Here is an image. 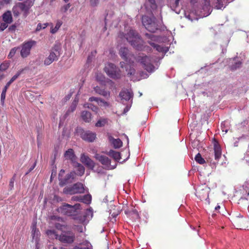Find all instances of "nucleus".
Instances as JSON below:
<instances>
[{
	"label": "nucleus",
	"instance_id": "c9c22d12",
	"mask_svg": "<svg viewBox=\"0 0 249 249\" xmlns=\"http://www.w3.org/2000/svg\"><path fill=\"white\" fill-rule=\"evenodd\" d=\"M242 62L240 61L235 62L234 64L230 66V69L232 71L236 70L237 69L240 68L241 67Z\"/></svg>",
	"mask_w": 249,
	"mask_h": 249
},
{
	"label": "nucleus",
	"instance_id": "680f3d73",
	"mask_svg": "<svg viewBox=\"0 0 249 249\" xmlns=\"http://www.w3.org/2000/svg\"><path fill=\"white\" fill-rule=\"evenodd\" d=\"M36 166V162H35L34 164L30 168V169H29V171L26 173V174H28L29 173H30V172H31L35 167V166Z\"/></svg>",
	"mask_w": 249,
	"mask_h": 249
},
{
	"label": "nucleus",
	"instance_id": "6e6d98bb",
	"mask_svg": "<svg viewBox=\"0 0 249 249\" xmlns=\"http://www.w3.org/2000/svg\"><path fill=\"white\" fill-rule=\"evenodd\" d=\"M158 36L152 35L151 37L148 41H151L152 42H154V41H158Z\"/></svg>",
	"mask_w": 249,
	"mask_h": 249
},
{
	"label": "nucleus",
	"instance_id": "aec40b11",
	"mask_svg": "<svg viewBox=\"0 0 249 249\" xmlns=\"http://www.w3.org/2000/svg\"><path fill=\"white\" fill-rule=\"evenodd\" d=\"M109 140L115 148H119L122 146L123 142L120 139H114L112 136H109Z\"/></svg>",
	"mask_w": 249,
	"mask_h": 249
},
{
	"label": "nucleus",
	"instance_id": "09e8293b",
	"mask_svg": "<svg viewBox=\"0 0 249 249\" xmlns=\"http://www.w3.org/2000/svg\"><path fill=\"white\" fill-rule=\"evenodd\" d=\"M99 0H90V4L92 7L96 6L99 3Z\"/></svg>",
	"mask_w": 249,
	"mask_h": 249
},
{
	"label": "nucleus",
	"instance_id": "39448f33",
	"mask_svg": "<svg viewBox=\"0 0 249 249\" xmlns=\"http://www.w3.org/2000/svg\"><path fill=\"white\" fill-rule=\"evenodd\" d=\"M104 71L107 75L113 79H119L121 77L120 69L112 63H108L106 65Z\"/></svg>",
	"mask_w": 249,
	"mask_h": 249
},
{
	"label": "nucleus",
	"instance_id": "f3484780",
	"mask_svg": "<svg viewBox=\"0 0 249 249\" xmlns=\"http://www.w3.org/2000/svg\"><path fill=\"white\" fill-rule=\"evenodd\" d=\"M119 95L121 98L122 100H124L125 101H128L132 98L133 93L131 91L128 89L124 90L122 91Z\"/></svg>",
	"mask_w": 249,
	"mask_h": 249
},
{
	"label": "nucleus",
	"instance_id": "8fccbe9b",
	"mask_svg": "<svg viewBox=\"0 0 249 249\" xmlns=\"http://www.w3.org/2000/svg\"><path fill=\"white\" fill-rule=\"evenodd\" d=\"M75 229L79 232H83V227L81 225H75Z\"/></svg>",
	"mask_w": 249,
	"mask_h": 249
},
{
	"label": "nucleus",
	"instance_id": "864d4df0",
	"mask_svg": "<svg viewBox=\"0 0 249 249\" xmlns=\"http://www.w3.org/2000/svg\"><path fill=\"white\" fill-rule=\"evenodd\" d=\"M14 181H15V178L14 177H13L10 179V181L9 182V188H10V190H12L14 187Z\"/></svg>",
	"mask_w": 249,
	"mask_h": 249
},
{
	"label": "nucleus",
	"instance_id": "5fc2aeb1",
	"mask_svg": "<svg viewBox=\"0 0 249 249\" xmlns=\"http://www.w3.org/2000/svg\"><path fill=\"white\" fill-rule=\"evenodd\" d=\"M12 0H1L0 1V4L4 5V4H8L10 3Z\"/></svg>",
	"mask_w": 249,
	"mask_h": 249
},
{
	"label": "nucleus",
	"instance_id": "72a5a7b5",
	"mask_svg": "<svg viewBox=\"0 0 249 249\" xmlns=\"http://www.w3.org/2000/svg\"><path fill=\"white\" fill-rule=\"evenodd\" d=\"M12 12L14 15V16L15 17H18L19 16L20 13V10L19 9L17 4H16L15 6H13L12 8Z\"/></svg>",
	"mask_w": 249,
	"mask_h": 249
},
{
	"label": "nucleus",
	"instance_id": "13d9d810",
	"mask_svg": "<svg viewBox=\"0 0 249 249\" xmlns=\"http://www.w3.org/2000/svg\"><path fill=\"white\" fill-rule=\"evenodd\" d=\"M76 104H77V102H76V101H74L73 102L72 105L71 107V111H73L75 109L76 106Z\"/></svg>",
	"mask_w": 249,
	"mask_h": 249
},
{
	"label": "nucleus",
	"instance_id": "7ed1b4c3",
	"mask_svg": "<svg viewBox=\"0 0 249 249\" xmlns=\"http://www.w3.org/2000/svg\"><path fill=\"white\" fill-rule=\"evenodd\" d=\"M136 60L140 62L143 68L149 72H152L155 70V67L152 64L151 58L144 54H140L138 55Z\"/></svg>",
	"mask_w": 249,
	"mask_h": 249
},
{
	"label": "nucleus",
	"instance_id": "37998d69",
	"mask_svg": "<svg viewBox=\"0 0 249 249\" xmlns=\"http://www.w3.org/2000/svg\"><path fill=\"white\" fill-rule=\"evenodd\" d=\"M9 65L7 63H3L0 65V71H4L8 69Z\"/></svg>",
	"mask_w": 249,
	"mask_h": 249
},
{
	"label": "nucleus",
	"instance_id": "c85d7f7f",
	"mask_svg": "<svg viewBox=\"0 0 249 249\" xmlns=\"http://www.w3.org/2000/svg\"><path fill=\"white\" fill-rule=\"evenodd\" d=\"M46 233L50 238H55L56 239H58L59 235L56 233V232L54 230H48L46 231Z\"/></svg>",
	"mask_w": 249,
	"mask_h": 249
},
{
	"label": "nucleus",
	"instance_id": "a19ab883",
	"mask_svg": "<svg viewBox=\"0 0 249 249\" xmlns=\"http://www.w3.org/2000/svg\"><path fill=\"white\" fill-rule=\"evenodd\" d=\"M18 49V48H16V47L12 49L8 54V57L10 58L13 57L14 56V55L15 54V53Z\"/></svg>",
	"mask_w": 249,
	"mask_h": 249
},
{
	"label": "nucleus",
	"instance_id": "79ce46f5",
	"mask_svg": "<svg viewBox=\"0 0 249 249\" xmlns=\"http://www.w3.org/2000/svg\"><path fill=\"white\" fill-rule=\"evenodd\" d=\"M71 6V5L70 3H68L64 5L61 8V12H62V13H66L67 11V10L70 8Z\"/></svg>",
	"mask_w": 249,
	"mask_h": 249
},
{
	"label": "nucleus",
	"instance_id": "f257e3e1",
	"mask_svg": "<svg viewBox=\"0 0 249 249\" xmlns=\"http://www.w3.org/2000/svg\"><path fill=\"white\" fill-rule=\"evenodd\" d=\"M126 40L136 50H142V40L139 35L133 30H130L125 36Z\"/></svg>",
	"mask_w": 249,
	"mask_h": 249
},
{
	"label": "nucleus",
	"instance_id": "ddd939ff",
	"mask_svg": "<svg viewBox=\"0 0 249 249\" xmlns=\"http://www.w3.org/2000/svg\"><path fill=\"white\" fill-rule=\"evenodd\" d=\"M247 219L241 216H236L232 219V223L237 229H242L246 227Z\"/></svg>",
	"mask_w": 249,
	"mask_h": 249
},
{
	"label": "nucleus",
	"instance_id": "a211bd4d",
	"mask_svg": "<svg viewBox=\"0 0 249 249\" xmlns=\"http://www.w3.org/2000/svg\"><path fill=\"white\" fill-rule=\"evenodd\" d=\"M64 156L66 160H70L72 162H74L76 159L73 149L71 148L65 152Z\"/></svg>",
	"mask_w": 249,
	"mask_h": 249
},
{
	"label": "nucleus",
	"instance_id": "e2e57ef3",
	"mask_svg": "<svg viewBox=\"0 0 249 249\" xmlns=\"http://www.w3.org/2000/svg\"><path fill=\"white\" fill-rule=\"evenodd\" d=\"M65 171L64 170H61V171H60L59 173V175H58V178H59V179H60L62 176V175H63V174L64 173Z\"/></svg>",
	"mask_w": 249,
	"mask_h": 249
},
{
	"label": "nucleus",
	"instance_id": "412c9836",
	"mask_svg": "<svg viewBox=\"0 0 249 249\" xmlns=\"http://www.w3.org/2000/svg\"><path fill=\"white\" fill-rule=\"evenodd\" d=\"M2 19L6 23H11L13 22L12 13L10 11H7L2 15Z\"/></svg>",
	"mask_w": 249,
	"mask_h": 249
},
{
	"label": "nucleus",
	"instance_id": "4d7b16f0",
	"mask_svg": "<svg viewBox=\"0 0 249 249\" xmlns=\"http://www.w3.org/2000/svg\"><path fill=\"white\" fill-rule=\"evenodd\" d=\"M101 103V104H102L103 106H105V107H108L109 106V103H107V102L102 100L101 99L100 101V102H99V104ZM100 105H102V104H100Z\"/></svg>",
	"mask_w": 249,
	"mask_h": 249
},
{
	"label": "nucleus",
	"instance_id": "bf43d9fd",
	"mask_svg": "<svg viewBox=\"0 0 249 249\" xmlns=\"http://www.w3.org/2000/svg\"><path fill=\"white\" fill-rule=\"evenodd\" d=\"M55 227L56 229L58 230H62V227H64V225H61L59 223H56L55 225Z\"/></svg>",
	"mask_w": 249,
	"mask_h": 249
},
{
	"label": "nucleus",
	"instance_id": "f03ea898",
	"mask_svg": "<svg viewBox=\"0 0 249 249\" xmlns=\"http://www.w3.org/2000/svg\"><path fill=\"white\" fill-rule=\"evenodd\" d=\"M142 20L143 25L149 32L155 33L159 29V26L154 17L144 16L142 17Z\"/></svg>",
	"mask_w": 249,
	"mask_h": 249
},
{
	"label": "nucleus",
	"instance_id": "dca6fc26",
	"mask_svg": "<svg viewBox=\"0 0 249 249\" xmlns=\"http://www.w3.org/2000/svg\"><path fill=\"white\" fill-rule=\"evenodd\" d=\"M213 149L215 160H218L221 157V149L219 143L216 141H215L213 143Z\"/></svg>",
	"mask_w": 249,
	"mask_h": 249
},
{
	"label": "nucleus",
	"instance_id": "ea45409f",
	"mask_svg": "<svg viewBox=\"0 0 249 249\" xmlns=\"http://www.w3.org/2000/svg\"><path fill=\"white\" fill-rule=\"evenodd\" d=\"M48 25V23H44L43 24L41 23H38L37 25V27L36 29V31H39L42 29H45L47 27V26Z\"/></svg>",
	"mask_w": 249,
	"mask_h": 249
},
{
	"label": "nucleus",
	"instance_id": "6ab92c4d",
	"mask_svg": "<svg viewBox=\"0 0 249 249\" xmlns=\"http://www.w3.org/2000/svg\"><path fill=\"white\" fill-rule=\"evenodd\" d=\"M147 43L149 44L152 47L156 49L159 52H166L168 50L166 47H162L160 45L156 44L151 41H147Z\"/></svg>",
	"mask_w": 249,
	"mask_h": 249
},
{
	"label": "nucleus",
	"instance_id": "bb28decb",
	"mask_svg": "<svg viewBox=\"0 0 249 249\" xmlns=\"http://www.w3.org/2000/svg\"><path fill=\"white\" fill-rule=\"evenodd\" d=\"M21 12H23L24 15L26 16L28 13L29 9L24 2H18L17 3Z\"/></svg>",
	"mask_w": 249,
	"mask_h": 249
},
{
	"label": "nucleus",
	"instance_id": "2eb2a0df",
	"mask_svg": "<svg viewBox=\"0 0 249 249\" xmlns=\"http://www.w3.org/2000/svg\"><path fill=\"white\" fill-rule=\"evenodd\" d=\"M59 56L55 53V52H50V54L44 61V64L45 66H48L52 64L53 61H57Z\"/></svg>",
	"mask_w": 249,
	"mask_h": 249
},
{
	"label": "nucleus",
	"instance_id": "b1692460",
	"mask_svg": "<svg viewBox=\"0 0 249 249\" xmlns=\"http://www.w3.org/2000/svg\"><path fill=\"white\" fill-rule=\"evenodd\" d=\"M91 113L87 111H83L81 113L82 119L87 123H89L91 120Z\"/></svg>",
	"mask_w": 249,
	"mask_h": 249
},
{
	"label": "nucleus",
	"instance_id": "c03bdc74",
	"mask_svg": "<svg viewBox=\"0 0 249 249\" xmlns=\"http://www.w3.org/2000/svg\"><path fill=\"white\" fill-rule=\"evenodd\" d=\"M24 4L27 7V8L29 10L30 8L33 6V2L32 0H27L24 2Z\"/></svg>",
	"mask_w": 249,
	"mask_h": 249
},
{
	"label": "nucleus",
	"instance_id": "69168bd1",
	"mask_svg": "<svg viewBox=\"0 0 249 249\" xmlns=\"http://www.w3.org/2000/svg\"><path fill=\"white\" fill-rule=\"evenodd\" d=\"M54 200H56L57 201H62V199L57 196H54Z\"/></svg>",
	"mask_w": 249,
	"mask_h": 249
},
{
	"label": "nucleus",
	"instance_id": "58836bf2",
	"mask_svg": "<svg viewBox=\"0 0 249 249\" xmlns=\"http://www.w3.org/2000/svg\"><path fill=\"white\" fill-rule=\"evenodd\" d=\"M22 71L23 70L18 71L17 73L12 77V78L8 82L11 84L15 80H16L18 78V77L20 75Z\"/></svg>",
	"mask_w": 249,
	"mask_h": 249
},
{
	"label": "nucleus",
	"instance_id": "603ef678",
	"mask_svg": "<svg viewBox=\"0 0 249 249\" xmlns=\"http://www.w3.org/2000/svg\"><path fill=\"white\" fill-rule=\"evenodd\" d=\"M100 100H101V99L99 98L95 97H91L89 98V101L90 102L96 101L98 104H99Z\"/></svg>",
	"mask_w": 249,
	"mask_h": 249
},
{
	"label": "nucleus",
	"instance_id": "2f4dec72",
	"mask_svg": "<svg viewBox=\"0 0 249 249\" xmlns=\"http://www.w3.org/2000/svg\"><path fill=\"white\" fill-rule=\"evenodd\" d=\"M195 160L199 164H203L206 162L200 153H198L195 157Z\"/></svg>",
	"mask_w": 249,
	"mask_h": 249
},
{
	"label": "nucleus",
	"instance_id": "473e14b6",
	"mask_svg": "<svg viewBox=\"0 0 249 249\" xmlns=\"http://www.w3.org/2000/svg\"><path fill=\"white\" fill-rule=\"evenodd\" d=\"M84 107L85 108H90L92 111L96 112H97V110L98 109V108L96 106L93 105V104H92L91 103H86L84 104Z\"/></svg>",
	"mask_w": 249,
	"mask_h": 249
},
{
	"label": "nucleus",
	"instance_id": "0e129e2a",
	"mask_svg": "<svg viewBox=\"0 0 249 249\" xmlns=\"http://www.w3.org/2000/svg\"><path fill=\"white\" fill-rule=\"evenodd\" d=\"M179 1H178V0H176L175 3L173 5V7H178L179 5Z\"/></svg>",
	"mask_w": 249,
	"mask_h": 249
},
{
	"label": "nucleus",
	"instance_id": "9d476101",
	"mask_svg": "<svg viewBox=\"0 0 249 249\" xmlns=\"http://www.w3.org/2000/svg\"><path fill=\"white\" fill-rule=\"evenodd\" d=\"M95 158L102 164L106 166L108 169H113L116 167V164L114 166H111L110 165V160L105 156L97 154L95 155Z\"/></svg>",
	"mask_w": 249,
	"mask_h": 249
},
{
	"label": "nucleus",
	"instance_id": "cd10ccee",
	"mask_svg": "<svg viewBox=\"0 0 249 249\" xmlns=\"http://www.w3.org/2000/svg\"><path fill=\"white\" fill-rule=\"evenodd\" d=\"M61 50V45L59 43H56L54 45L53 47L52 48L51 52H55L56 54H58L60 56V52Z\"/></svg>",
	"mask_w": 249,
	"mask_h": 249
},
{
	"label": "nucleus",
	"instance_id": "393cba45",
	"mask_svg": "<svg viewBox=\"0 0 249 249\" xmlns=\"http://www.w3.org/2000/svg\"><path fill=\"white\" fill-rule=\"evenodd\" d=\"M10 85H11V84H10L9 82H8L2 91V92L1 94V96H0V101H1V104L2 105L4 104V103L6 91L7 90V89L9 88V87L10 86Z\"/></svg>",
	"mask_w": 249,
	"mask_h": 249
},
{
	"label": "nucleus",
	"instance_id": "f8f14e48",
	"mask_svg": "<svg viewBox=\"0 0 249 249\" xmlns=\"http://www.w3.org/2000/svg\"><path fill=\"white\" fill-rule=\"evenodd\" d=\"M89 213L91 214V217H92L93 213L90 209H88L87 210L86 214L85 215H82L80 214L78 211L73 215L72 216V219L76 221V222L78 223H84L86 220L87 216L89 214Z\"/></svg>",
	"mask_w": 249,
	"mask_h": 249
},
{
	"label": "nucleus",
	"instance_id": "423d86ee",
	"mask_svg": "<svg viewBox=\"0 0 249 249\" xmlns=\"http://www.w3.org/2000/svg\"><path fill=\"white\" fill-rule=\"evenodd\" d=\"M63 193L67 195L84 193V188L83 184L80 182H77L71 186L65 187L63 189Z\"/></svg>",
	"mask_w": 249,
	"mask_h": 249
},
{
	"label": "nucleus",
	"instance_id": "4c0bfd02",
	"mask_svg": "<svg viewBox=\"0 0 249 249\" xmlns=\"http://www.w3.org/2000/svg\"><path fill=\"white\" fill-rule=\"evenodd\" d=\"M96 80L99 82H103L105 81V76L101 73H97L95 76Z\"/></svg>",
	"mask_w": 249,
	"mask_h": 249
},
{
	"label": "nucleus",
	"instance_id": "a878e982",
	"mask_svg": "<svg viewBox=\"0 0 249 249\" xmlns=\"http://www.w3.org/2000/svg\"><path fill=\"white\" fill-rule=\"evenodd\" d=\"M72 178L71 174H67L64 178H61L59 179L60 181L59 185L61 186H63L65 184L69 183V179Z\"/></svg>",
	"mask_w": 249,
	"mask_h": 249
},
{
	"label": "nucleus",
	"instance_id": "3c124183",
	"mask_svg": "<svg viewBox=\"0 0 249 249\" xmlns=\"http://www.w3.org/2000/svg\"><path fill=\"white\" fill-rule=\"evenodd\" d=\"M71 200L76 201L82 202V196H73L71 197Z\"/></svg>",
	"mask_w": 249,
	"mask_h": 249
},
{
	"label": "nucleus",
	"instance_id": "774afa93",
	"mask_svg": "<svg viewBox=\"0 0 249 249\" xmlns=\"http://www.w3.org/2000/svg\"><path fill=\"white\" fill-rule=\"evenodd\" d=\"M129 108L130 107H129L128 106H126L124 110V113H125L126 112H127L129 110Z\"/></svg>",
	"mask_w": 249,
	"mask_h": 249
},
{
	"label": "nucleus",
	"instance_id": "6e6552de",
	"mask_svg": "<svg viewBox=\"0 0 249 249\" xmlns=\"http://www.w3.org/2000/svg\"><path fill=\"white\" fill-rule=\"evenodd\" d=\"M58 239L62 243L71 244L74 241L75 235L71 231H64L59 235Z\"/></svg>",
	"mask_w": 249,
	"mask_h": 249
},
{
	"label": "nucleus",
	"instance_id": "4be33fe9",
	"mask_svg": "<svg viewBox=\"0 0 249 249\" xmlns=\"http://www.w3.org/2000/svg\"><path fill=\"white\" fill-rule=\"evenodd\" d=\"M108 155L113 158L116 161H119L121 157L120 153L113 150H110L107 153Z\"/></svg>",
	"mask_w": 249,
	"mask_h": 249
},
{
	"label": "nucleus",
	"instance_id": "49530a36",
	"mask_svg": "<svg viewBox=\"0 0 249 249\" xmlns=\"http://www.w3.org/2000/svg\"><path fill=\"white\" fill-rule=\"evenodd\" d=\"M147 2H149L150 5V6L152 8H154L156 7V5L155 3V0H146Z\"/></svg>",
	"mask_w": 249,
	"mask_h": 249
},
{
	"label": "nucleus",
	"instance_id": "4468645a",
	"mask_svg": "<svg viewBox=\"0 0 249 249\" xmlns=\"http://www.w3.org/2000/svg\"><path fill=\"white\" fill-rule=\"evenodd\" d=\"M81 161L90 169H92L95 166L94 162L84 154L81 155Z\"/></svg>",
	"mask_w": 249,
	"mask_h": 249
},
{
	"label": "nucleus",
	"instance_id": "f704fd0d",
	"mask_svg": "<svg viewBox=\"0 0 249 249\" xmlns=\"http://www.w3.org/2000/svg\"><path fill=\"white\" fill-rule=\"evenodd\" d=\"M107 121L106 119H99L95 124V126L97 127H102L104 126L107 123Z\"/></svg>",
	"mask_w": 249,
	"mask_h": 249
},
{
	"label": "nucleus",
	"instance_id": "de8ad7c7",
	"mask_svg": "<svg viewBox=\"0 0 249 249\" xmlns=\"http://www.w3.org/2000/svg\"><path fill=\"white\" fill-rule=\"evenodd\" d=\"M8 24V23H6V22L1 23L0 26V31H3L4 30H5L7 27Z\"/></svg>",
	"mask_w": 249,
	"mask_h": 249
},
{
	"label": "nucleus",
	"instance_id": "e433bc0d",
	"mask_svg": "<svg viewBox=\"0 0 249 249\" xmlns=\"http://www.w3.org/2000/svg\"><path fill=\"white\" fill-rule=\"evenodd\" d=\"M62 24V22L60 20H58L57 21V23L55 25V27L54 28L52 29L51 32L52 34L55 33L58 31V30L59 29V28L60 27V26H61Z\"/></svg>",
	"mask_w": 249,
	"mask_h": 249
},
{
	"label": "nucleus",
	"instance_id": "0eeeda50",
	"mask_svg": "<svg viewBox=\"0 0 249 249\" xmlns=\"http://www.w3.org/2000/svg\"><path fill=\"white\" fill-rule=\"evenodd\" d=\"M36 41L30 40L24 42L21 46L20 55L22 58H26L30 54L32 48L35 46Z\"/></svg>",
	"mask_w": 249,
	"mask_h": 249
},
{
	"label": "nucleus",
	"instance_id": "338daca9",
	"mask_svg": "<svg viewBox=\"0 0 249 249\" xmlns=\"http://www.w3.org/2000/svg\"><path fill=\"white\" fill-rule=\"evenodd\" d=\"M145 36L148 38V39H150V38L151 37L152 34L146 33L145 34Z\"/></svg>",
	"mask_w": 249,
	"mask_h": 249
},
{
	"label": "nucleus",
	"instance_id": "7c9ffc66",
	"mask_svg": "<svg viewBox=\"0 0 249 249\" xmlns=\"http://www.w3.org/2000/svg\"><path fill=\"white\" fill-rule=\"evenodd\" d=\"M91 201V196L90 195H86L82 196V202L85 204H89Z\"/></svg>",
	"mask_w": 249,
	"mask_h": 249
},
{
	"label": "nucleus",
	"instance_id": "c756f323",
	"mask_svg": "<svg viewBox=\"0 0 249 249\" xmlns=\"http://www.w3.org/2000/svg\"><path fill=\"white\" fill-rule=\"evenodd\" d=\"M76 164H77V175L81 176L85 173V168L82 164H81L79 163H77Z\"/></svg>",
	"mask_w": 249,
	"mask_h": 249
},
{
	"label": "nucleus",
	"instance_id": "1a4fd4ad",
	"mask_svg": "<svg viewBox=\"0 0 249 249\" xmlns=\"http://www.w3.org/2000/svg\"><path fill=\"white\" fill-rule=\"evenodd\" d=\"M119 54L121 57L126 62L129 63L133 62L131 61V59L134 57V55L127 48L121 47L119 50Z\"/></svg>",
	"mask_w": 249,
	"mask_h": 249
},
{
	"label": "nucleus",
	"instance_id": "9b49d317",
	"mask_svg": "<svg viewBox=\"0 0 249 249\" xmlns=\"http://www.w3.org/2000/svg\"><path fill=\"white\" fill-rule=\"evenodd\" d=\"M80 136L83 140L86 141L92 142L95 140L96 135L95 133L89 130H82L80 133Z\"/></svg>",
	"mask_w": 249,
	"mask_h": 249
},
{
	"label": "nucleus",
	"instance_id": "5701e85b",
	"mask_svg": "<svg viewBox=\"0 0 249 249\" xmlns=\"http://www.w3.org/2000/svg\"><path fill=\"white\" fill-rule=\"evenodd\" d=\"M94 90L96 93L101 95L104 97H109L110 93L109 92L105 90L104 89H101L99 87L96 86L94 88Z\"/></svg>",
	"mask_w": 249,
	"mask_h": 249
},
{
	"label": "nucleus",
	"instance_id": "20e7f679",
	"mask_svg": "<svg viewBox=\"0 0 249 249\" xmlns=\"http://www.w3.org/2000/svg\"><path fill=\"white\" fill-rule=\"evenodd\" d=\"M80 209L81 205L79 203L75 204L74 205L65 204L59 208L61 213L71 217Z\"/></svg>",
	"mask_w": 249,
	"mask_h": 249
},
{
	"label": "nucleus",
	"instance_id": "052dcab7",
	"mask_svg": "<svg viewBox=\"0 0 249 249\" xmlns=\"http://www.w3.org/2000/svg\"><path fill=\"white\" fill-rule=\"evenodd\" d=\"M16 28V26L15 25H12L9 27L8 30L11 32H14L15 31Z\"/></svg>",
	"mask_w": 249,
	"mask_h": 249
},
{
	"label": "nucleus",
	"instance_id": "a18cd8bd",
	"mask_svg": "<svg viewBox=\"0 0 249 249\" xmlns=\"http://www.w3.org/2000/svg\"><path fill=\"white\" fill-rule=\"evenodd\" d=\"M126 71H127V75L129 76L133 75L135 73V70L132 67H130L129 70L126 69Z\"/></svg>",
	"mask_w": 249,
	"mask_h": 249
}]
</instances>
